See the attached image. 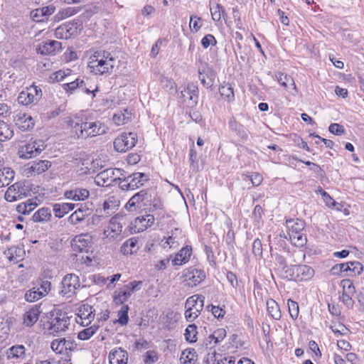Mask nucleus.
<instances>
[{"mask_svg":"<svg viewBox=\"0 0 364 364\" xmlns=\"http://www.w3.org/2000/svg\"><path fill=\"white\" fill-rule=\"evenodd\" d=\"M116 59L106 50H97L90 58L88 66L95 75L111 73L114 68Z\"/></svg>","mask_w":364,"mask_h":364,"instance_id":"obj_1","label":"nucleus"},{"mask_svg":"<svg viewBox=\"0 0 364 364\" xmlns=\"http://www.w3.org/2000/svg\"><path fill=\"white\" fill-rule=\"evenodd\" d=\"M49 326L48 330L54 336L65 332L70 324V318L68 314L60 309H54L48 316Z\"/></svg>","mask_w":364,"mask_h":364,"instance_id":"obj_2","label":"nucleus"},{"mask_svg":"<svg viewBox=\"0 0 364 364\" xmlns=\"http://www.w3.org/2000/svg\"><path fill=\"white\" fill-rule=\"evenodd\" d=\"M286 268L284 278L296 282L307 281L314 275V270L308 265H291Z\"/></svg>","mask_w":364,"mask_h":364,"instance_id":"obj_3","label":"nucleus"},{"mask_svg":"<svg viewBox=\"0 0 364 364\" xmlns=\"http://www.w3.org/2000/svg\"><path fill=\"white\" fill-rule=\"evenodd\" d=\"M151 193L153 189H143L135 193L127 203L125 208L129 211L136 210L137 208L147 207L150 205Z\"/></svg>","mask_w":364,"mask_h":364,"instance_id":"obj_4","label":"nucleus"},{"mask_svg":"<svg viewBox=\"0 0 364 364\" xmlns=\"http://www.w3.org/2000/svg\"><path fill=\"white\" fill-rule=\"evenodd\" d=\"M149 180V176L140 172H134L122 178L119 182V188L123 191L137 189Z\"/></svg>","mask_w":364,"mask_h":364,"instance_id":"obj_5","label":"nucleus"},{"mask_svg":"<svg viewBox=\"0 0 364 364\" xmlns=\"http://www.w3.org/2000/svg\"><path fill=\"white\" fill-rule=\"evenodd\" d=\"M50 348L55 353L66 354L69 357L70 353L77 349V344L70 336H68L54 339Z\"/></svg>","mask_w":364,"mask_h":364,"instance_id":"obj_6","label":"nucleus"},{"mask_svg":"<svg viewBox=\"0 0 364 364\" xmlns=\"http://www.w3.org/2000/svg\"><path fill=\"white\" fill-rule=\"evenodd\" d=\"M46 147L44 141L36 139L25 145L20 146L18 155L22 159H31L39 155Z\"/></svg>","mask_w":364,"mask_h":364,"instance_id":"obj_7","label":"nucleus"},{"mask_svg":"<svg viewBox=\"0 0 364 364\" xmlns=\"http://www.w3.org/2000/svg\"><path fill=\"white\" fill-rule=\"evenodd\" d=\"M127 221V216L123 214H117L112 217L107 230L104 231L106 237L115 238L119 236Z\"/></svg>","mask_w":364,"mask_h":364,"instance_id":"obj_8","label":"nucleus"},{"mask_svg":"<svg viewBox=\"0 0 364 364\" xmlns=\"http://www.w3.org/2000/svg\"><path fill=\"white\" fill-rule=\"evenodd\" d=\"M120 168H107L96 175L95 182L99 186H109L112 183L122 179L118 173H120Z\"/></svg>","mask_w":364,"mask_h":364,"instance_id":"obj_9","label":"nucleus"},{"mask_svg":"<svg viewBox=\"0 0 364 364\" xmlns=\"http://www.w3.org/2000/svg\"><path fill=\"white\" fill-rule=\"evenodd\" d=\"M41 97V89L37 86L32 85L19 93L17 101L19 104L27 106L31 104H36Z\"/></svg>","mask_w":364,"mask_h":364,"instance_id":"obj_10","label":"nucleus"},{"mask_svg":"<svg viewBox=\"0 0 364 364\" xmlns=\"http://www.w3.org/2000/svg\"><path fill=\"white\" fill-rule=\"evenodd\" d=\"M137 142L136 134L133 132L123 133L114 141V148L118 152H126Z\"/></svg>","mask_w":364,"mask_h":364,"instance_id":"obj_11","label":"nucleus"},{"mask_svg":"<svg viewBox=\"0 0 364 364\" xmlns=\"http://www.w3.org/2000/svg\"><path fill=\"white\" fill-rule=\"evenodd\" d=\"M61 284L60 294L63 296L70 298L75 294V290L80 287V279L75 274H68L63 278Z\"/></svg>","mask_w":364,"mask_h":364,"instance_id":"obj_12","label":"nucleus"},{"mask_svg":"<svg viewBox=\"0 0 364 364\" xmlns=\"http://www.w3.org/2000/svg\"><path fill=\"white\" fill-rule=\"evenodd\" d=\"M92 237L89 234L76 235L71 242V246L75 252H89L92 248Z\"/></svg>","mask_w":364,"mask_h":364,"instance_id":"obj_13","label":"nucleus"},{"mask_svg":"<svg viewBox=\"0 0 364 364\" xmlns=\"http://www.w3.org/2000/svg\"><path fill=\"white\" fill-rule=\"evenodd\" d=\"M141 284L142 282L141 281H134L124 285L123 288L119 290L118 294L114 296V302L117 304H122L131 296L134 291L141 289Z\"/></svg>","mask_w":364,"mask_h":364,"instance_id":"obj_14","label":"nucleus"},{"mask_svg":"<svg viewBox=\"0 0 364 364\" xmlns=\"http://www.w3.org/2000/svg\"><path fill=\"white\" fill-rule=\"evenodd\" d=\"M85 139L94 137L106 133L107 127L100 121H86L84 122Z\"/></svg>","mask_w":364,"mask_h":364,"instance_id":"obj_15","label":"nucleus"},{"mask_svg":"<svg viewBox=\"0 0 364 364\" xmlns=\"http://www.w3.org/2000/svg\"><path fill=\"white\" fill-rule=\"evenodd\" d=\"M92 213V208L89 207L87 203L80 204L77 210L70 215L68 221L72 225H77L90 215Z\"/></svg>","mask_w":364,"mask_h":364,"instance_id":"obj_16","label":"nucleus"},{"mask_svg":"<svg viewBox=\"0 0 364 364\" xmlns=\"http://www.w3.org/2000/svg\"><path fill=\"white\" fill-rule=\"evenodd\" d=\"M181 98L184 102H188L191 106L196 105L198 99V85L194 83H191L181 91Z\"/></svg>","mask_w":364,"mask_h":364,"instance_id":"obj_17","label":"nucleus"},{"mask_svg":"<svg viewBox=\"0 0 364 364\" xmlns=\"http://www.w3.org/2000/svg\"><path fill=\"white\" fill-rule=\"evenodd\" d=\"M24 194L23 185L18 182L9 186L4 194V198L9 202H13L21 197Z\"/></svg>","mask_w":364,"mask_h":364,"instance_id":"obj_18","label":"nucleus"},{"mask_svg":"<svg viewBox=\"0 0 364 364\" xmlns=\"http://www.w3.org/2000/svg\"><path fill=\"white\" fill-rule=\"evenodd\" d=\"M95 310L89 304H82L78 308L77 316L83 326H87L94 319Z\"/></svg>","mask_w":364,"mask_h":364,"instance_id":"obj_19","label":"nucleus"},{"mask_svg":"<svg viewBox=\"0 0 364 364\" xmlns=\"http://www.w3.org/2000/svg\"><path fill=\"white\" fill-rule=\"evenodd\" d=\"M61 46L62 43L60 41L49 40L40 45L37 50L42 55H55L61 50Z\"/></svg>","mask_w":364,"mask_h":364,"instance_id":"obj_20","label":"nucleus"},{"mask_svg":"<svg viewBox=\"0 0 364 364\" xmlns=\"http://www.w3.org/2000/svg\"><path fill=\"white\" fill-rule=\"evenodd\" d=\"M84 122H80L74 119H69L68 121V127L70 129L71 137L75 139H85Z\"/></svg>","mask_w":364,"mask_h":364,"instance_id":"obj_21","label":"nucleus"},{"mask_svg":"<svg viewBox=\"0 0 364 364\" xmlns=\"http://www.w3.org/2000/svg\"><path fill=\"white\" fill-rule=\"evenodd\" d=\"M14 121L17 127L22 132L29 131L32 129L35 125L33 119L26 114L16 115Z\"/></svg>","mask_w":364,"mask_h":364,"instance_id":"obj_22","label":"nucleus"},{"mask_svg":"<svg viewBox=\"0 0 364 364\" xmlns=\"http://www.w3.org/2000/svg\"><path fill=\"white\" fill-rule=\"evenodd\" d=\"M110 364H127L128 353L121 348L113 350L109 353Z\"/></svg>","mask_w":364,"mask_h":364,"instance_id":"obj_23","label":"nucleus"},{"mask_svg":"<svg viewBox=\"0 0 364 364\" xmlns=\"http://www.w3.org/2000/svg\"><path fill=\"white\" fill-rule=\"evenodd\" d=\"M154 216L152 215H146L142 217H138L134 220V232H142L151 227L154 223Z\"/></svg>","mask_w":364,"mask_h":364,"instance_id":"obj_24","label":"nucleus"},{"mask_svg":"<svg viewBox=\"0 0 364 364\" xmlns=\"http://www.w3.org/2000/svg\"><path fill=\"white\" fill-rule=\"evenodd\" d=\"M90 196L89 191L86 188H75L73 190L66 191L64 193V196L75 201L84 200L87 199Z\"/></svg>","mask_w":364,"mask_h":364,"instance_id":"obj_25","label":"nucleus"},{"mask_svg":"<svg viewBox=\"0 0 364 364\" xmlns=\"http://www.w3.org/2000/svg\"><path fill=\"white\" fill-rule=\"evenodd\" d=\"M188 281V284L193 287L200 284L205 278V273L202 269H192L188 270V274H186Z\"/></svg>","mask_w":364,"mask_h":364,"instance_id":"obj_26","label":"nucleus"},{"mask_svg":"<svg viewBox=\"0 0 364 364\" xmlns=\"http://www.w3.org/2000/svg\"><path fill=\"white\" fill-rule=\"evenodd\" d=\"M191 252L192 249L191 247L186 246L183 247L172 259V264L173 266H177L186 263L190 259Z\"/></svg>","mask_w":364,"mask_h":364,"instance_id":"obj_27","label":"nucleus"},{"mask_svg":"<svg viewBox=\"0 0 364 364\" xmlns=\"http://www.w3.org/2000/svg\"><path fill=\"white\" fill-rule=\"evenodd\" d=\"M41 311L40 306H35L26 311L23 316V323L27 326H32L39 318Z\"/></svg>","mask_w":364,"mask_h":364,"instance_id":"obj_28","label":"nucleus"},{"mask_svg":"<svg viewBox=\"0 0 364 364\" xmlns=\"http://www.w3.org/2000/svg\"><path fill=\"white\" fill-rule=\"evenodd\" d=\"M138 241L139 240L136 237H132L127 240L121 246L120 252L123 255H126L136 252L139 250V247L137 245Z\"/></svg>","mask_w":364,"mask_h":364,"instance_id":"obj_29","label":"nucleus"},{"mask_svg":"<svg viewBox=\"0 0 364 364\" xmlns=\"http://www.w3.org/2000/svg\"><path fill=\"white\" fill-rule=\"evenodd\" d=\"M219 92L222 97L228 102H232L235 100L234 90L229 83H223L219 87Z\"/></svg>","mask_w":364,"mask_h":364,"instance_id":"obj_30","label":"nucleus"},{"mask_svg":"<svg viewBox=\"0 0 364 364\" xmlns=\"http://www.w3.org/2000/svg\"><path fill=\"white\" fill-rule=\"evenodd\" d=\"M37 205L36 198H35L28 199L26 202L18 204L16 209L18 213L26 215L29 214Z\"/></svg>","mask_w":364,"mask_h":364,"instance_id":"obj_31","label":"nucleus"},{"mask_svg":"<svg viewBox=\"0 0 364 364\" xmlns=\"http://www.w3.org/2000/svg\"><path fill=\"white\" fill-rule=\"evenodd\" d=\"M286 224L289 230L288 233L302 232L306 225L304 220L299 218L287 220Z\"/></svg>","mask_w":364,"mask_h":364,"instance_id":"obj_32","label":"nucleus"},{"mask_svg":"<svg viewBox=\"0 0 364 364\" xmlns=\"http://www.w3.org/2000/svg\"><path fill=\"white\" fill-rule=\"evenodd\" d=\"M52 163L48 160H40L33 161L30 170L35 174H41L45 172L51 166Z\"/></svg>","mask_w":364,"mask_h":364,"instance_id":"obj_33","label":"nucleus"},{"mask_svg":"<svg viewBox=\"0 0 364 364\" xmlns=\"http://www.w3.org/2000/svg\"><path fill=\"white\" fill-rule=\"evenodd\" d=\"M14 178V171L9 167L0 170V188L9 185Z\"/></svg>","mask_w":364,"mask_h":364,"instance_id":"obj_34","label":"nucleus"},{"mask_svg":"<svg viewBox=\"0 0 364 364\" xmlns=\"http://www.w3.org/2000/svg\"><path fill=\"white\" fill-rule=\"evenodd\" d=\"M51 218V210L50 208L43 207L38 210L33 215L32 219L36 223L47 222Z\"/></svg>","mask_w":364,"mask_h":364,"instance_id":"obj_35","label":"nucleus"},{"mask_svg":"<svg viewBox=\"0 0 364 364\" xmlns=\"http://www.w3.org/2000/svg\"><path fill=\"white\" fill-rule=\"evenodd\" d=\"M14 136L11 125L0 120V143L9 140Z\"/></svg>","mask_w":364,"mask_h":364,"instance_id":"obj_36","label":"nucleus"},{"mask_svg":"<svg viewBox=\"0 0 364 364\" xmlns=\"http://www.w3.org/2000/svg\"><path fill=\"white\" fill-rule=\"evenodd\" d=\"M267 309L269 316L275 320H279L282 317L279 304L274 299L267 301Z\"/></svg>","mask_w":364,"mask_h":364,"instance_id":"obj_37","label":"nucleus"},{"mask_svg":"<svg viewBox=\"0 0 364 364\" xmlns=\"http://www.w3.org/2000/svg\"><path fill=\"white\" fill-rule=\"evenodd\" d=\"M26 348L23 345H16L10 347L7 350V358H24Z\"/></svg>","mask_w":364,"mask_h":364,"instance_id":"obj_38","label":"nucleus"},{"mask_svg":"<svg viewBox=\"0 0 364 364\" xmlns=\"http://www.w3.org/2000/svg\"><path fill=\"white\" fill-rule=\"evenodd\" d=\"M275 78L284 88L287 89L289 85H291L294 90L297 91L294 80L290 75L279 72L275 74Z\"/></svg>","mask_w":364,"mask_h":364,"instance_id":"obj_39","label":"nucleus"},{"mask_svg":"<svg viewBox=\"0 0 364 364\" xmlns=\"http://www.w3.org/2000/svg\"><path fill=\"white\" fill-rule=\"evenodd\" d=\"M197 357L194 350L186 349L181 355L180 362L181 364H199L197 363Z\"/></svg>","mask_w":364,"mask_h":364,"instance_id":"obj_40","label":"nucleus"},{"mask_svg":"<svg viewBox=\"0 0 364 364\" xmlns=\"http://www.w3.org/2000/svg\"><path fill=\"white\" fill-rule=\"evenodd\" d=\"M288 235L291 243L296 247H304L307 242L306 236L302 232Z\"/></svg>","mask_w":364,"mask_h":364,"instance_id":"obj_41","label":"nucleus"},{"mask_svg":"<svg viewBox=\"0 0 364 364\" xmlns=\"http://www.w3.org/2000/svg\"><path fill=\"white\" fill-rule=\"evenodd\" d=\"M98 325H92L89 328L80 331L77 334V338L82 341L90 339L98 330Z\"/></svg>","mask_w":364,"mask_h":364,"instance_id":"obj_42","label":"nucleus"},{"mask_svg":"<svg viewBox=\"0 0 364 364\" xmlns=\"http://www.w3.org/2000/svg\"><path fill=\"white\" fill-rule=\"evenodd\" d=\"M197 326L195 324H190L187 326L185 331V338L186 341L189 343H194L197 341Z\"/></svg>","mask_w":364,"mask_h":364,"instance_id":"obj_43","label":"nucleus"},{"mask_svg":"<svg viewBox=\"0 0 364 364\" xmlns=\"http://www.w3.org/2000/svg\"><path fill=\"white\" fill-rule=\"evenodd\" d=\"M42 297V292H40L36 287L28 290L25 294V299L28 302H34Z\"/></svg>","mask_w":364,"mask_h":364,"instance_id":"obj_44","label":"nucleus"},{"mask_svg":"<svg viewBox=\"0 0 364 364\" xmlns=\"http://www.w3.org/2000/svg\"><path fill=\"white\" fill-rule=\"evenodd\" d=\"M129 308L128 305H123L118 311V322L121 326H125L129 321L128 311Z\"/></svg>","mask_w":364,"mask_h":364,"instance_id":"obj_45","label":"nucleus"},{"mask_svg":"<svg viewBox=\"0 0 364 364\" xmlns=\"http://www.w3.org/2000/svg\"><path fill=\"white\" fill-rule=\"evenodd\" d=\"M229 126L232 130L235 131L241 138L246 139L247 138V132L243 129V127L237 123L235 119H232L229 122Z\"/></svg>","mask_w":364,"mask_h":364,"instance_id":"obj_46","label":"nucleus"},{"mask_svg":"<svg viewBox=\"0 0 364 364\" xmlns=\"http://www.w3.org/2000/svg\"><path fill=\"white\" fill-rule=\"evenodd\" d=\"M349 271L348 273V276L355 275V274H360L361 272L363 271V267L362 264L359 262L355 261V262H349Z\"/></svg>","mask_w":364,"mask_h":364,"instance_id":"obj_47","label":"nucleus"},{"mask_svg":"<svg viewBox=\"0 0 364 364\" xmlns=\"http://www.w3.org/2000/svg\"><path fill=\"white\" fill-rule=\"evenodd\" d=\"M287 305L290 316L292 318V319L296 320L299 316L298 303L291 299H289L287 301Z\"/></svg>","mask_w":364,"mask_h":364,"instance_id":"obj_48","label":"nucleus"},{"mask_svg":"<svg viewBox=\"0 0 364 364\" xmlns=\"http://www.w3.org/2000/svg\"><path fill=\"white\" fill-rule=\"evenodd\" d=\"M205 299L203 295H193L188 297L185 303L186 309H192L198 304H200V300Z\"/></svg>","mask_w":364,"mask_h":364,"instance_id":"obj_49","label":"nucleus"},{"mask_svg":"<svg viewBox=\"0 0 364 364\" xmlns=\"http://www.w3.org/2000/svg\"><path fill=\"white\" fill-rule=\"evenodd\" d=\"M53 210L55 214V216L59 218H63L65 214L68 213L65 208V204L64 203L53 204Z\"/></svg>","mask_w":364,"mask_h":364,"instance_id":"obj_50","label":"nucleus"},{"mask_svg":"<svg viewBox=\"0 0 364 364\" xmlns=\"http://www.w3.org/2000/svg\"><path fill=\"white\" fill-rule=\"evenodd\" d=\"M149 206L152 207V210H160L163 208V204L160 198L157 197L156 193L153 190V193H151V201Z\"/></svg>","mask_w":364,"mask_h":364,"instance_id":"obj_51","label":"nucleus"},{"mask_svg":"<svg viewBox=\"0 0 364 364\" xmlns=\"http://www.w3.org/2000/svg\"><path fill=\"white\" fill-rule=\"evenodd\" d=\"M349 267L348 262L337 264L331 268V271L333 274H338L341 272H346L348 274L350 269Z\"/></svg>","mask_w":364,"mask_h":364,"instance_id":"obj_52","label":"nucleus"},{"mask_svg":"<svg viewBox=\"0 0 364 364\" xmlns=\"http://www.w3.org/2000/svg\"><path fill=\"white\" fill-rule=\"evenodd\" d=\"M224 11L223 7L220 4H216L210 8L211 16L213 21H219L221 18V13Z\"/></svg>","mask_w":364,"mask_h":364,"instance_id":"obj_53","label":"nucleus"},{"mask_svg":"<svg viewBox=\"0 0 364 364\" xmlns=\"http://www.w3.org/2000/svg\"><path fill=\"white\" fill-rule=\"evenodd\" d=\"M252 253L258 258L262 256V244L258 238L255 239L252 243Z\"/></svg>","mask_w":364,"mask_h":364,"instance_id":"obj_54","label":"nucleus"},{"mask_svg":"<svg viewBox=\"0 0 364 364\" xmlns=\"http://www.w3.org/2000/svg\"><path fill=\"white\" fill-rule=\"evenodd\" d=\"M226 331L225 328H218L212 333V339H215V343H219L226 336Z\"/></svg>","mask_w":364,"mask_h":364,"instance_id":"obj_55","label":"nucleus"},{"mask_svg":"<svg viewBox=\"0 0 364 364\" xmlns=\"http://www.w3.org/2000/svg\"><path fill=\"white\" fill-rule=\"evenodd\" d=\"M189 26L191 30L198 32L202 27L201 18L197 16H191Z\"/></svg>","mask_w":364,"mask_h":364,"instance_id":"obj_56","label":"nucleus"},{"mask_svg":"<svg viewBox=\"0 0 364 364\" xmlns=\"http://www.w3.org/2000/svg\"><path fill=\"white\" fill-rule=\"evenodd\" d=\"M217 41L211 34L205 35L201 40V45L204 48H208L210 46H215Z\"/></svg>","mask_w":364,"mask_h":364,"instance_id":"obj_57","label":"nucleus"},{"mask_svg":"<svg viewBox=\"0 0 364 364\" xmlns=\"http://www.w3.org/2000/svg\"><path fill=\"white\" fill-rule=\"evenodd\" d=\"M79 87L78 78L70 82L63 85V88L67 93L73 94Z\"/></svg>","mask_w":364,"mask_h":364,"instance_id":"obj_58","label":"nucleus"},{"mask_svg":"<svg viewBox=\"0 0 364 364\" xmlns=\"http://www.w3.org/2000/svg\"><path fill=\"white\" fill-rule=\"evenodd\" d=\"M343 291L347 294H353L355 292L353 283L350 279H343L341 282Z\"/></svg>","mask_w":364,"mask_h":364,"instance_id":"obj_59","label":"nucleus"},{"mask_svg":"<svg viewBox=\"0 0 364 364\" xmlns=\"http://www.w3.org/2000/svg\"><path fill=\"white\" fill-rule=\"evenodd\" d=\"M75 14V10L73 8L68 7L66 9H63L61 11H60L58 14L56 15V17L59 19H63L67 17L71 16L73 14Z\"/></svg>","mask_w":364,"mask_h":364,"instance_id":"obj_60","label":"nucleus"},{"mask_svg":"<svg viewBox=\"0 0 364 364\" xmlns=\"http://www.w3.org/2000/svg\"><path fill=\"white\" fill-rule=\"evenodd\" d=\"M328 131L331 134L340 136V135L344 134L345 129H344L343 126H342L339 124L333 123L329 126Z\"/></svg>","mask_w":364,"mask_h":364,"instance_id":"obj_61","label":"nucleus"},{"mask_svg":"<svg viewBox=\"0 0 364 364\" xmlns=\"http://www.w3.org/2000/svg\"><path fill=\"white\" fill-rule=\"evenodd\" d=\"M210 308V311L213 315L218 318H223L225 314V311L219 306H214L213 304L208 305L207 309Z\"/></svg>","mask_w":364,"mask_h":364,"instance_id":"obj_62","label":"nucleus"},{"mask_svg":"<svg viewBox=\"0 0 364 364\" xmlns=\"http://www.w3.org/2000/svg\"><path fill=\"white\" fill-rule=\"evenodd\" d=\"M43 10H41L40 8L33 9L31 11V17L36 22H43L44 21L43 13H42Z\"/></svg>","mask_w":364,"mask_h":364,"instance_id":"obj_63","label":"nucleus"},{"mask_svg":"<svg viewBox=\"0 0 364 364\" xmlns=\"http://www.w3.org/2000/svg\"><path fill=\"white\" fill-rule=\"evenodd\" d=\"M21 251V249L18 248L16 247H12L11 248H9L7 251L4 252V254L6 255V257L10 261H12L14 260L17 256H18V253L20 252Z\"/></svg>","mask_w":364,"mask_h":364,"instance_id":"obj_64","label":"nucleus"}]
</instances>
